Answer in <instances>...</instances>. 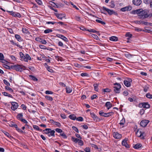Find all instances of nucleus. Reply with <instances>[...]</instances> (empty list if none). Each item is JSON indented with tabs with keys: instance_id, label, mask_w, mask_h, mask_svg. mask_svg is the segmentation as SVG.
Instances as JSON below:
<instances>
[{
	"instance_id": "obj_64",
	"label": "nucleus",
	"mask_w": 152,
	"mask_h": 152,
	"mask_svg": "<svg viewBox=\"0 0 152 152\" xmlns=\"http://www.w3.org/2000/svg\"><path fill=\"white\" fill-rule=\"evenodd\" d=\"M13 79H14V77L12 76H10V77L9 78V81H10V82L12 83V82H13Z\"/></svg>"
},
{
	"instance_id": "obj_54",
	"label": "nucleus",
	"mask_w": 152,
	"mask_h": 152,
	"mask_svg": "<svg viewBox=\"0 0 152 152\" xmlns=\"http://www.w3.org/2000/svg\"><path fill=\"white\" fill-rule=\"evenodd\" d=\"M45 93L46 94H53V92L47 90L45 91Z\"/></svg>"
},
{
	"instance_id": "obj_15",
	"label": "nucleus",
	"mask_w": 152,
	"mask_h": 152,
	"mask_svg": "<svg viewBox=\"0 0 152 152\" xmlns=\"http://www.w3.org/2000/svg\"><path fill=\"white\" fill-rule=\"evenodd\" d=\"M143 133H142L140 130H138L136 132V135L139 137H141V138L144 139V137L142 136Z\"/></svg>"
},
{
	"instance_id": "obj_51",
	"label": "nucleus",
	"mask_w": 152,
	"mask_h": 152,
	"mask_svg": "<svg viewBox=\"0 0 152 152\" xmlns=\"http://www.w3.org/2000/svg\"><path fill=\"white\" fill-rule=\"evenodd\" d=\"M55 130L57 132L60 133V134L61 133L63 132L61 129L59 128L56 129Z\"/></svg>"
},
{
	"instance_id": "obj_18",
	"label": "nucleus",
	"mask_w": 152,
	"mask_h": 152,
	"mask_svg": "<svg viewBox=\"0 0 152 152\" xmlns=\"http://www.w3.org/2000/svg\"><path fill=\"white\" fill-rule=\"evenodd\" d=\"M105 106L107 107L108 110H109L112 106V104L110 102H107L105 104Z\"/></svg>"
},
{
	"instance_id": "obj_38",
	"label": "nucleus",
	"mask_w": 152,
	"mask_h": 152,
	"mask_svg": "<svg viewBox=\"0 0 152 152\" xmlns=\"http://www.w3.org/2000/svg\"><path fill=\"white\" fill-rule=\"evenodd\" d=\"M45 97L46 99L50 101H52L53 100V98L51 96L48 95L45 96Z\"/></svg>"
},
{
	"instance_id": "obj_30",
	"label": "nucleus",
	"mask_w": 152,
	"mask_h": 152,
	"mask_svg": "<svg viewBox=\"0 0 152 152\" xmlns=\"http://www.w3.org/2000/svg\"><path fill=\"white\" fill-rule=\"evenodd\" d=\"M53 30L52 29L48 28L44 30V33L46 34L51 32Z\"/></svg>"
},
{
	"instance_id": "obj_16",
	"label": "nucleus",
	"mask_w": 152,
	"mask_h": 152,
	"mask_svg": "<svg viewBox=\"0 0 152 152\" xmlns=\"http://www.w3.org/2000/svg\"><path fill=\"white\" fill-rule=\"evenodd\" d=\"M56 36L60 38L61 39H62L63 40H64V41L67 42L68 41V39L66 37L64 36V35H62L57 34L56 35Z\"/></svg>"
},
{
	"instance_id": "obj_34",
	"label": "nucleus",
	"mask_w": 152,
	"mask_h": 152,
	"mask_svg": "<svg viewBox=\"0 0 152 152\" xmlns=\"http://www.w3.org/2000/svg\"><path fill=\"white\" fill-rule=\"evenodd\" d=\"M21 109L24 111L27 110V107L24 104H22L20 106Z\"/></svg>"
},
{
	"instance_id": "obj_14",
	"label": "nucleus",
	"mask_w": 152,
	"mask_h": 152,
	"mask_svg": "<svg viewBox=\"0 0 152 152\" xmlns=\"http://www.w3.org/2000/svg\"><path fill=\"white\" fill-rule=\"evenodd\" d=\"M133 3L136 6H139L141 4L142 1L141 0H133Z\"/></svg>"
},
{
	"instance_id": "obj_21",
	"label": "nucleus",
	"mask_w": 152,
	"mask_h": 152,
	"mask_svg": "<svg viewBox=\"0 0 152 152\" xmlns=\"http://www.w3.org/2000/svg\"><path fill=\"white\" fill-rule=\"evenodd\" d=\"M20 121L23 124H25V126H28L27 124L28 122L25 119L23 118H21L20 119Z\"/></svg>"
},
{
	"instance_id": "obj_48",
	"label": "nucleus",
	"mask_w": 152,
	"mask_h": 152,
	"mask_svg": "<svg viewBox=\"0 0 152 152\" xmlns=\"http://www.w3.org/2000/svg\"><path fill=\"white\" fill-rule=\"evenodd\" d=\"M98 85L97 84H94V90L96 91H98Z\"/></svg>"
},
{
	"instance_id": "obj_32",
	"label": "nucleus",
	"mask_w": 152,
	"mask_h": 152,
	"mask_svg": "<svg viewBox=\"0 0 152 152\" xmlns=\"http://www.w3.org/2000/svg\"><path fill=\"white\" fill-rule=\"evenodd\" d=\"M50 129L49 128L46 129L44 130L43 132L44 133L48 135L50 134Z\"/></svg>"
},
{
	"instance_id": "obj_3",
	"label": "nucleus",
	"mask_w": 152,
	"mask_h": 152,
	"mask_svg": "<svg viewBox=\"0 0 152 152\" xmlns=\"http://www.w3.org/2000/svg\"><path fill=\"white\" fill-rule=\"evenodd\" d=\"M115 86L113 87V91L116 93H119L120 92V89L121 88V84L119 83H116L114 84Z\"/></svg>"
},
{
	"instance_id": "obj_62",
	"label": "nucleus",
	"mask_w": 152,
	"mask_h": 152,
	"mask_svg": "<svg viewBox=\"0 0 152 152\" xmlns=\"http://www.w3.org/2000/svg\"><path fill=\"white\" fill-rule=\"evenodd\" d=\"M3 132L8 137H11V135H10V134L7 132H6L5 131H4Z\"/></svg>"
},
{
	"instance_id": "obj_25",
	"label": "nucleus",
	"mask_w": 152,
	"mask_h": 152,
	"mask_svg": "<svg viewBox=\"0 0 152 152\" xmlns=\"http://www.w3.org/2000/svg\"><path fill=\"white\" fill-rule=\"evenodd\" d=\"M110 40L113 41H116L118 40V38L115 36H112L110 37Z\"/></svg>"
},
{
	"instance_id": "obj_31",
	"label": "nucleus",
	"mask_w": 152,
	"mask_h": 152,
	"mask_svg": "<svg viewBox=\"0 0 152 152\" xmlns=\"http://www.w3.org/2000/svg\"><path fill=\"white\" fill-rule=\"evenodd\" d=\"M80 152H90L91 150L89 148L86 147L84 149V151H80Z\"/></svg>"
},
{
	"instance_id": "obj_58",
	"label": "nucleus",
	"mask_w": 152,
	"mask_h": 152,
	"mask_svg": "<svg viewBox=\"0 0 152 152\" xmlns=\"http://www.w3.org/2000/svg\"><path fill=\"white\" fill-rule=\"evenodd\" d=\"M10 42H11V43L14 45H16L17 47H18V43H15V41L13 40H11L10 41Z\"/></svg>"
},
{
	"instance_id": "obj_9",
	"label": "nucleus",
	"mask_w": 152,
	"mask_h": 152,
	"mask_svg": "<svg viewBox=\"0 0 152 152\" xmlns=\"http://www.w3.org/2000/svg\"><path fill=\"white\" fill-rule=\"evenodd\" d=\"M55 15L58 19L61 20L66 16L65 14L64 13H55Z\"/></svg>"
},
{
	"instance_id": "obj_45",
	"label": "nucleus",
	"mask_w": 152,
	"mask_h": 152,
	"mask_svg": "<svg viewBox=\"0 0 152 152\" xmlns=\"http://www.w3.org/2000/svg\"><path fill=\"white\" fill-rule=\"evenodd\" d=\"M80 75L82 77H89V75L86 73H83L81 74Z\"/></svg>"
},
{
	"instance_id": "obj_33",
	"label": "nucleus",
	"mask_w": 152,
	"mask_h": 152,
	"mask_svg": "<svg viewBox=\"0 0 152 152\" xmlns=\"http://www.w3.org/2000/svg\"><path fill=\"white\" fill-rule=\"evenodd\" d=\"M29 76L30 79L34 81H37L38 80V79L34 76L30 75Z\"/></svg>"
},
{
	"instance_id": "obj_4",
	"label": "nucleus",
	"mask_w": 152,
	"mask_h": 152,
	"mask_svg": "<svg viewBox=\"0 0 152 152\" xmlns=\"http://www.w3.org/2000/svg\"><path fill=\"white\" fill-rule=\"evenodd\" d=\"M71 140L72 141L75 143H77L80 146H83V141L80 139H79L77 138H75L72 137L71 138Z\"/></svg>"
},
{
	"instance_id": "obj_56",
	"label": "nucleus",
	"mask_w": 152,
	"mask_h": 152,
	"mask_svg": "<svg viewBox=\"0 0 152 152\" xmlns=\"http://www.w3.org/2000/svg\"><path fill=\"white\" fill-rule=\"evenodd\" d=\"M33 128L34 129H35L37 131H38V130H39V126H38L34 125H33Z\"/></svg>"
},
{
	"instance_id": "obj_11",
	"label": "nucleus",
	"mask_w": 152,
	"mask_h": 152,
	"mask_svg": "<svg viewBox=\"0 0 152 152\" xmlns=\"http://www.w3.org/2000/svg\"><path fill=\"white\" fill-rule=\"evenodd\" d=\"M128 140V139L126 138H125V139L122 142V145L127 148H129V146L127 142Z\"/></svg>"
},
{
	"instance_id": "obj_5",
	"label": "nucleus",
	"mask_w": 152,
	"mask_h": 152,
	"mask_svg": "<svg viewBox=\"0 0 152 152\" xmlns=\"http://www.w3.org/2000/svg\"><path fill=\"white\" fill-rule=\"evenodd\" d=\"M114 114L113 112H110L105 113L101 110L99 111V114L101 116L104 117H109L110 116Z\"/></svg>"
},
{
	"instance_id": "obj_40",
	"label": "nucleus",
	"mask_w": 152,
	"mask_h": 152,
	"mask_svg": "<svg viewBox=\"0 0 152 152\" xmlns=\"http://www.w3.org/2000/svg\"><path fill=\"white\" fill-rule=\"evenodd\" d=\"M86 31L89 32H93L94 33H98V31H95V30L93 29H87L86 30Z\"/></svg>"
},
{
	"instance_id": "obj_61",
	"label": "nucleus",
	"mask_w": 152,
	"mask_h": 152,
	"mask_svg": "<svg viewBox=\"0 0 152 152\" xmlns=\"http://www.w3.org/2000/svg\"><path fill=\"white\" fill-rule=\"evenodd\" d=\"M132 36V35L129 32L126 33L125 34V36L126 37H131Z\"/></svg>"
},
{
	"instance_id": "obj_12",
	"label": "nucleus",
	"mask_w": 152,
	"mask_h": 152,
	"mask_svg": "<svg viewBox=\"0 0 152 152\" xmlns=\"http://www.w3.org/2000/svg\"><path fill=\"white\" fill-rule=\"evenodd\" d=\"M18 104L15 102H12V106L11 107V109L13 110H15L18 107Z\"/></svg>"
},
{
	"instance_id": "obj_7",
	"label": "nucleus",
	"mask_w": 152,
	"mask_h": 152,
	"mask_svg": "<svg viewBox=\"0 0 152 152\" xmlns=\"http://www.w3.org/2000/svg\"><path fill=\"white\" fill-rule=\"evenodd\" d=\"M139 107L140 108L143 107L144 108L148 109L150 107V105L148 102H142L139 104Z\"/></svg>"
},
{
	"instance_id": "obj_19",
	"label": "nucleus",
	"mask_w": 152,
	"mask_h": 152,
	"mask_svg": "<svg viewBox=\"0 0 152 152\" xmlns=\"http://www.w3.org/2000/svg\"><path fill=\"white\" fill-rule=\"evenodd\" d=\"M142 145L140 143H138L134 145L133 147L136 149H137L142 147Z\"/></svg>"
},
{
	"instance_id": "obj_36",
	"label": "nucleus",
	"mask_w": 152,
	"mask_h": 152,
	"mask_svg": "<svg viewBox=\"0 0 152 152\" xmlns=\"http://www.w3.org/2000/svg\"><path fill=\"white\" fill-rule=\"evenodd\" d=\"M2 93L4 96H8L9 97H10L12 98V95L7 93V92H2Z\"/></svg>"
},
{
	"instance_id": "obj_59",
	"label": "nucleus",
	"mask_w": 152,
	"mask_h": 152,
	"mask_svg": "<svg viewBox=\"0 0 152 152\" xmlns=\"http://www.w3.org/2000/svg\"><path fill=\"white\" fill-rule=\"evenodd\" d=\"M76 120L77 121H82L83 120V117H80L78 118H76Z\"/></svg>"
},
{
	"instance_id": "obj_26",
	"label": "nucleus",
	"mask_w": 152,
	"mask_h": 152,
	"mask_svg": "<svg viewBox=\"0 0 152 152\" xmlns=\"http://www.w3.org/2000/svg\"><path fill=\"white\" fill-rule=\"evenodd\" d=\"M69 118L73 120H76V117L74 114H71L69 116Z\"/></svg>"
},
{
	"instance_id": "obj_52",
	"label": "nucleus",
	"mask_w": 152,
	"mask_h": 152,
	"mask_svg": "<svg viewBox=\"0 0 152 152\" xmlns=\"http://www.w3.org/2000/svg\"><path fill=\"white\" fill-rule=\"evenodd\" d=\"M40 43H41L42 44L45 45L47 43V42L45 40L42 39Z\"/></svg>"
},
{
	"instance_id": "obj_17",
	"label": "nucleus",
	"mask_w": 152,
	"mask_h": 152,
	"mask_svg": "<svg viewBox=\"0 0 152 152\" xmlns=\"http://www.w3.org/2000/svg\"><path fill=\"white\" fill-rule=\"evenodd\" d=\"M132 9L131 7L129 6H126L121 8L120 10L122 12H125L126 11L130 10Z\"/></svg>"
},
{
	"instance_id": "obj_47",
	"label": "nucleus",
	"mask_w": 152,
	"mask_h": 152,
	"mask_svg": "<svg viewBox=\"0 0 152 152\" xmlns=\"http://www.w3.org/2000/svg\"><path fill=\"white\" fill-rule=\"evenodd\" d=\"M74 19L77 21H80V18L78 16H75L74 17Z\"/></svg>"
},
{
	"instance_id": "obj_28",
	"label": "nucleus",
	"mask_w": 152,
	"mask_h": 152,
	"mask_svg": "<svg viewBox=\"0 0 152 152\" xmlns=\"http://www.w3.org/2000/svg\"><path fill=\"white\" fill-rule=\"evenodd\" d=\"M4 56L3 54L0 53V61L2 63H4L5 60L4 59Z\"/></svg>"
},
{
	"instance_id": "obj_53",
	"label": "nucleus",
	"mask_w": 152,
	"mask_h": 152,
	"mask_svg": "<svg viewBox=\"0 0 152 152\" xmlns=\"http://www.w3.org/2000/svg\"><path fill=\"white\" fill-rule=\"evenodd\" d=\"M152 0H144L143 2L145 4H150Z\"/></svg>"
},
{
	"instance_id": "obj_37",
	"label": "nucleus",
	"mask_w": 152,
	"mask_h": 152,
	"mask_svg": "<svg viewBox=\"0 0 152 152\" xmlns=\"http://www.w3.org/2000/svg\"><path fill=\"white\" fill-rule=\"evenodd\" d=\"M7 12L9 13L10 15H11L14 17L16 16L17 15L15 13V12H14L13 11L7 10Z\"/></svg>"
},
{
	"instance_id": "obj_46",
	"label": "nucleus",
	"mask_w": 152,
	"mask_h": 152,
	"mask_svg": "<svg viewBox=\"0 0 152 152\" xmlns=\"http://www.w3.org/2000/svg\"><path fill=\"white\" fill-rule=\"evenodd\" d=\"M91 36L94 39L97 40H98L99 39L98 36L96 34H91Z\"/></svg>"
},
{
	"instance_id": "obj_22",
	"label": "nucleus",
	"mask_w": 152,
	"mask_h": 152,
	"mask_svg": "<svg viewBox=\"0 0 152 152\" xmlns=\"http://www.w3.org/2000/svg\"><path fill=\"white\" fill-rule=\"evenodd\" d=\"M66 92L67 94L71 93L72 90V88L71 87L66 86Z\"/></svg>"
},
{
	"instance_id": "obj_49",
	"label": "nucleus",
	"mask_w": 152,
	"mask_h": 152,
	"mask_svg": "<svg viewBox=\"0 0 152 152\" xmlns=\"http://www.w3.org/2000/svg\"><path fill=\"white\" fill-rule=\"evenodd\" d=\"M5 89L8 91H9L10 92H12L13 90L10 87L8 86H6L5 87Z\"/></svg>"
},
{
	"instance_id": "obj_50",
	"label": "nucleus",
	"mask_w": 152,
	"mask_h": 152,
	"mask_svg": "<svg viewBox=\"0 0 152 152\" xmlns=\"http://www.w3.org/2000/svg\"><path fill=\"white\" fill-rule=\"evenodd\" d=\"M134 30L138 32H140V31H143L140 28L135 27L134 28Z\"/></svg>"
},
{
	"instance_id": "obj_24",
	"label": "nucleus",
	"mask_w": 152,
	"mask_h": 152,
	"mask_svg": "<svg viewBox=\"0 0 152 152\" xmlns=\"http://www.w3.org/2000/svg\"><path fill=\"white\" fill-rule=\"evenodd\" d=\"M58 136L59 137H62L64 139H66L67 137V135L64 133V132H63L61 133H60Z\"/></svg>"
},
{
	"instance_id": "obj_43",
	"label": "nucleus",
	"mask_w": 152,
	"mask_h": 152,
	"mask_svg": "<svg viewBox=\"0 0 152 152\" xmlns=\"http://www.w3.org/2000/svg\"><path fill=\"white\" fill-rule=\"evenodd\" d=\"M146 97L148 99H152V95L148 93L145 95Z\"/></svg>"
},
{
	"instance_id": "obj_44",
	"label": "nucleus",
	"mask_w": 152,
	"mask_h": 152,
	"mask_svg": "<svg viewBox=\"0 0 152 152\" xmlns=\"http://www.w3.org/2000/svg\"><path fill=\"white\" fill-rule=\"evenodd\" d=\"M47 70L50 72H53V69L51 68V67L49 66H48L46 68Z\"/></svg>"
},
{
	"instance_id": "obj_1",
	"label": "nucleus",
	"mask_w": 152,
	"mask_h": 152,
	"mask_svg": "<svg viewBox=\"0 0 152 152\" xmlns=\"http://www.w3.org/2000/svg\"><path fill=\"white\" fill-rule=\"evenodd\" d=\"M148 11L146 10H143L142 9L137 10L134 11V14H137L141 18H145L149 16Z\"/></svg>"
},
{
	"instance_id": "obj_27",
	"label": "nucleus",
	"mask_w": 152,
	"mask_h": 152,
	"mask_svg": "<svg viewBox=\"0 0 152 152\" xmlns=\"http://www.w3.org/2000/svg\"><path fill=\"white\" fill-rule=\"evenodd\" d=\"M22 31L23 33L24 34H30V32L28 31V30L26 28H22Z\"/></svg>"
},
{
	"instance_id": "obj_41",
	"label": "nucleus",
	"mask_w": 152,
	"mask_h": 152,
	"mask_svg": "<svg viewBox=\"0 0 152 152\" xmlns=\"http://www.w3.org/2000/svg\"><path fill=\"white\" fill-rule=\"evenodd\" d=\"M50 2L51 3L55 5V6H53V7H56L57 8H59L61 6V5H60L58 4V3L56 4V3H55L53 2H52V1H51Z\"/></svg>"
},
{
	"instance_id": "obj_20",
	"label": "nucleus",
	"mask_w": 152,
	"mask_h": 152,
	"mask_svg": "<svg viewBox=\"0 0 152 152\" xmlns=\"http://www.w3.org/2000/svg\"><path fill=\"white\" fill-rule=\"evenodd\" d=\"M50 134H49L48 135V136L49 137L51 136L54 137L55 136V131L54 130H52L51 129H50Z\"/></svg>"
},
{
	"instance_id": "obj_8",
	"label": "nucleus",
	"mask_w": 152,
	"mask_h": 152,
	"mask_svg": "<svg viewBox=\"0 0 152 152\" xmlns=\"http://www.w3.org/2000/svg\"><path fill=\"white\" fill-rule=\"evenodd\" d=\"M102 8L105 10L107 12L109 15H111L112 14H114L115 15H118V13L116 12H115L112 10H110L108 8H106L104 7H103Z\"/></svg>"
},
{
	"instance_id": "obj_35",
	"label": "nucleus",
	"mask_w": 152,
	"mask_h": 152,
	"mask_svg": "<svg viewBox=\"0 0 152 152\" xmlns=\"http://www.w3.org/2000/svg\"><path fill=\"white\" fill-rule=\"evenodd\" d=\"M125 119L124 118H123V119L120 121L119 124L121 126H122V127H124L123 125L125 123Z\"/></svg>"
},
{
	"instance_id": "obj_57",
	"label": "nucleus",
	"mask_w": 152,
	"mask_h": 152,
	"mask_svg": "<svg viewBox=\"0 0 152 152\" xmlns=\"http://www.w3.org/2000/svg\"><path fill=\"white\" fill-rule=\"evenodd\" d=\"M72 128L73 130H74L76 132L78 133L79 130L76 127L74 126H73L72 127Z\"/></svg>"
},
{
	"instance_id": "obj_42",
	"label": "nucleus",
	"mask_w": 152,
	"mask_h": 152,
	"mask_svg": "<svg viewBox=\"0 0 152 152\" xmlns=\"http://www.w3.org/2000/svg\"><path fill=\"white\" fill-rule=\"evenodd\" d=\"M102 91L104 92H110L111 91V90L108 88L103 89Z\"/></svg>"
},
{
	"instance_id": "obj_6",
	"label": "nucleus",
	"mask_w": 152,
	"mask_h": 152,
	"mask_svg": "<svg viewBox=\"0 0 152 152\" xmlns=\"http://www.w3.org/2000/svg\"><path fill=\"white\" fill-rule=\"evenodd\" d=\"M132 82V79L129 78H127L124 81V83L125 85L127 87L131 86V83Z\"/></svg>"
},
{
	"instance_id": "obj_39",
	"label": "nucleus",
	"mask_w": 152,
	"mask_h": 152,
	"mask_svg": "<svg viewBox=\"0 0 152 152\" xmlns=\"http://www.w3.org/2000/svg\"><path fill=\"white\" fill-rule=\"evenodd\" d=\"M20 72L22 71L23 70L26 69V67L25 66H24L20 64Z\"/></svg>"
},
{
	"instance_id": "obj_63",
	"label": "nucleus",
	"mask_w": 152,
	"mask_h": 152,
	"mask_svg": "<svg viewBox=\"0 0 152 152\" xmlns=\"http://www.w3.org/2000/svg\"><path fill=\"white\" fill-rule=\"evenodd\" d=\"M54 125H56L57 126L60 127L61 126V124L59 122H55Z\"/></svg>"
},
{
	"instance_id": "obj_55",
	"label": "nucleus",
	"mask_w": 152,
	"mask_h": 152,
	"mask_svg": "<svg viewBox=\"0 0 152 152\" xmlns=\"http://www.w3.org/2000/svg\"><path fill=\"white\" fill-rule=\"evenodd\" d=\"M39 47L40 48L44 50L46 49L47 48V47L45 46L42 45H39Z\"/></svg>"
},
{
	"instance_id": "obj_23",
	"label": "nucleus",
	"mask_w": 152,
	"mask_h": 152,
	"mask_svg": "<svg viewBox=\"0 0 152 152\" xmlns=\"http://www.w3.org/2000/svg\"><path fill=\"white\" fill-rule=\"evenodd\" d=\"M90 114L91 117L93 118L94 120H97L98 119V117L96 116V115L94 114V113L90 112Z\"/></svg>"
},
{
	"instance_id": "obj_10",
	"label": "nucleus",
	"mask_w": 152,
	"mask_h": 152,
	"mask_svg": "<svg viewBox=\"0 0 152 152\" xmlns=\"http://www.w3.org/2000/svg\"><path fill=\"white\" fill-rule=\"evenodd\" d=\"M149 122V121L147 120H142L140 123V125L143 127H145Z\"/></svg>"
},
{
	"instance_id": "obj_2",
	"label": "nucleus",
	"mask_w": 152,
	"mask_h": 152,
	"mask_svg": "<svg viewBox=\"0 0 152 152\" xmlns=\"http://www.w3.org/2000/svg\"><path fill=\"white\" fill-rule=\"evenodd\" d=\"M20 59L22 61H24L25 62H28V60H31V57L28 54H26L25 55L21 52H20Z\"/></svg>"
},
{
	"instance_id": "obj_13",
	"label": "nucleus",
	"mask_w": 152,
	"mask_h": 152,
	"mask_svg": "<svg viewBox=\"0 0 152 152\" xmlns=\"http://www.w3.org/2000/svg\"><path fill=\"white\" fill-rule=\"evenodd\" d=\"M113 137L115 139H118L121 137L122 135L117 132H114L113 133Z\"/></svg>"
},
{
	"instance_id": "obj_29",
	"label": "nucleus",
	"mask_w": 152,
	"mask_h": 152,
	"mask_svg": "<svg viewBox=\"0 0 152 152\" xmlns=\"http://www.w3.org/2000/svg\"><path fill=\"white\" fill-rule=\"evenodd\" d=\"M99 19L100 20L96 19V21L98 23H101V24H102L103 25H104L105 24H106L105 23L104 21H102V19L101 18H100Z\"/></svg>"
},
{
	"instance_id": "obj_60",
	"label": "nucleus",
	"mask_w": 152,
	"mask_h": 152,
	"mask_svg": "<svg viewBox=\"0 0 152 152\" xmlns=\"http://www.w3.org/2000/svg\"><path fill=\"white\" fill-rule=\"evenodd\" d=\"M3 82H4V83L6 84V85H7V86H10V83H9V82L7 81V80H3Z\"/></svg>"
}]
</instances>
